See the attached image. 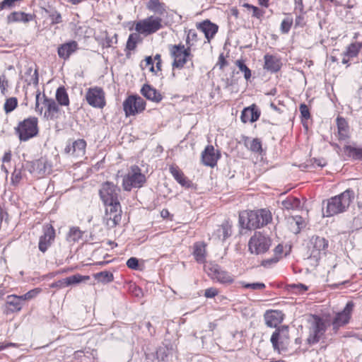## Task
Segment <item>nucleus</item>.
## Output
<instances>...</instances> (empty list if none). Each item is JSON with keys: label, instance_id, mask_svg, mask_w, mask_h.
<instances>
[{"label": "nucleus", "instance_id": "f257e3e1", "mask_svg": "<svg viewBox=\"0 0 362 362\" xmlns=\"http://www.w3.org/2000/svg\"><path fill=\"white\" fill-rule=\"evenodd\" d=\"M270 211L263 209L257 211H243L240 214V223L243 227L254 230L267 225L272 221Z\"/></svg>", "mask_w": 362, "mask_h": 362}, {"label": "nucleus", "instance_id": "f03ea898", "mask_svg": "<svg viewBox=\"0 0 362 362\" xmlns=\"http://www.w3.org/2000/svg\"><path fill=\"white\" fill-rule=\"evenodd\" d=\"M354 198V191L348 189L340 194L329 199L325 211L326 216H332L345 211Z\"/></svg>", "mask_w": 362, "mask_h": 362}, {"label": "nucleus", "instance_id": "7ed1b4c3", "mask_svg": "<svg viewBox=\"0 0 362 362\" xmlns=\"http://www.w3.org/2000/svg\"><path fill=\"white\" fill-rule=\"evenodd\" d=\"M45 108L44 117L46 119L53 120L59 117V107L52 98H47L45 94L41 96L40 92L37 91L35 96V111L42 115Z\"/></svg>", "mask_w": 362, "mask_h": 362}, {"label": "nucleus", "instance_id": "20e7f679", "mask_svg": "<svg viewBox=\"0 0 362 362\" xmlns=\"http://www.w3.org/2000/svg\"><path fill=\"white\" fill-rule=\"evenodd\" d=\"M146 176L137 165H132L124 176L122 186L124 190L130 191L133 187L139 188L146 182Z\"/></svg>", "mask_w": 362, "mask_h": 362}, {"label": "nucleus", "instance_id": "39448f33", "mask_svg": "<svg viewBox=\"0 0 362 362\" xmlns=\"http://www.w3.org/2000/svg\"><path fill=\"white\" fill-rule=\"evenodd\" d=\"M163 19L160 16H151L135 23V30L141 35H148L163 28Z\"/></svg>", "mask_w": 362, "mask_h": 362}, {"label": "nucleus", "instance_id": "423d86ee", "mask_svg": "<svg viewBox=\"0 0 362 362\" xmlns=\"http://www.w3.org/2000/svg\"><path fill=\"white\" fill-rule=\"evenodd\" d=\"M169 49L173 58L172 64L173 69H182L187 61L192 59V55L189 47L185 48L184 45L179 44L171 45Z\"/></svg>", "mask_w": 362, "mask_h": 362}, {"label": "nucleus", "instance_id": "0eeeda50", "mask_svg": "<svg viewBox=\"0 0 362 362\" xmlns=\"http://www.w3.org/2000/svg\"><path fill=\"white\" fill-rule=\"evenodd\" d=\"M37 119L30 117L21 122L16 128L21 141H28L38 133Z\"/></svg>", "mask_w": 362, "mask_h": 362}, {"label": "nucleus", "instance_id": "6e6552de", "mask_svg": "<svg viewBox=\"0 0 362 362\" xmlns=\"http://www.w3.org/2000/svg\"><path fill=\"white\" fill-rule=\"evenodd\" d=\"M204 270L213 280H216L221 284H232L234 281L232 276L222 270L219 265L214 262H207L204 265Z\"/></svg>", "mask_w": 362, "mask_h": 362}, {"label": "nucleus", "instance_id": "1a4fd4ad", "mask_svg": "<svg viewBox=\"0 0 362 362\" xmlns=\"http://www.w3.org/2000/svg\"><path fill=\"white\" fill-rule=\"evenodd\" d=\"M271 245V240L260 233H255L250 239L249 250L252 254L259 255L267 252Z\"/></svg>", "mask_w": 362, "mask_h": 362}, {"label": "nucleus", "instance_id": "9d476101", "mask_svg": "<svg viewBox=\"0 0 362 362\" xmlns=\"http://www.w3.org/2000/svg\"><path fill=\"white\" fill-rule=\"evenodd\" d=\"M105 206V214L104 221L107 227L114 228L121 221V206L119 202L104 204Z\"/></svg>", "mask_w": 362, "mask_h": 362}, {"label": "nucleus", "instance_id": "9b49d317", "mask_svg": "<svg viewBox=\"0 0 362 362\" xmlns=\"http://www.w3.org/2000/svg\"><path fill=\"white\" fill-rule=\"evenodd\" d=\"M86 100L89 105L95 108H103L105 105V94L100 87L95 86L87 90Z\"/></svg>", "mask_w": 362, "mask_h": 362}, {"label": "nucleus", "instance_id": "f8f14e48", "mask_svg": "<svg viewBox=\"0 0 362 362\" xmlns=\"http://www.w3.org/2000/svg\"><path fill=\"white\" fill-rule=\"evenodd\" d=\"M146 107V103L139 96H129L123 103V109L127 117L141 112Z\"/></svg>", "mask_w": 362, "mask_h": 362}, {"label": "nucleus", "instance_id": "ddd939ff", "mask_svg": "<svg viewBox=\"0 0 362 362\" xmlns=\"http://www.w3.org/2000/svg\"><path fill=\"white\" fill-rule=\"evenodd\" d=\"M120 189L113 183L106 182L103 184L100 191V197L103 204L119 202L118 199Z\"/></svg>", "mask_w": 362, "mask_h": 362}, {"label": "nucleus", "instance_id": "4468645a", "mask_svg": "<svg viewBox=\"0 0 362 362\" xmlns=\"http://www.w3.org/2000/svg\"><path fill=\"white\" fill-rule=\"evenodd\" d=\"M288 329L287 327H282L275 330L271 337V342L275 350L279 352L285 350L288 345Z\"/></svg>", "mask_w": 362, "mask_h": 362}, {"label": "nucleus", "instance_id": "2eb2a0df", "mask_svg": "<svg viewBox=\"0 0 362 362\" xmlns=\"http://www.w3.org/2000/svg\"><path fill=\"white\" fill-rule=\"evenodd\" d=\"M326 331V324L320 317H315L309 329V336L307 341L309 344H314L320 341Z\"/></svg>", "mask_w": 362, "mask_h": 362}, {"label": "nucleus", "instance_id": "dca6fc26", "mask_svg": "<svg viewBox=\"0 0 362 362\" xmlns=\"http://www.w3.org/2000/svg\"><path fill=\"white\" fill-rule=\"evenodd\" d=\"M28 170L35 177H41L51 172L52 165L47 158H41L31 162Z\"/></svg>", "mask_w": 362, "mask_h": 362}, {"label": "nucleus", "instance_id": "f3484780", "mask_svg": "<svg viewBox=\"0 0 362 362\" xmlns=\"http://www.w3.org/2000/svg\"><path fill=\"white\" fill-rule=\"evenodd\" d=\"M353 308L354 303L348 302L344 310L335 315L332 321V326L334 330H337L340 327L345 325L349 322Z\"/></svg>", "mask_w": 362, "mask_h": 362}, {"label": "nucleus", "instance_id": "a211bd4d", "mask_svg": "<svg viewBox=\"0 0 362 362\" xmlns=\"http://www.w3.org/2000/svg\"><path fill=\"white\" fill-rule=\"evenodd\" d=\"M55 236L54 229L52 226H47L44 228V234L40 238L39 250L45 252L50 246Z\"/></svg>", "mask_w": 362, "mask_h": 362}, {"label": "nucleus", "instance_id": "6ab92c4d", "mask_svg": "<svg viewBox=\"0 0 362 362\" xmlns=\"http://www.w3.org/2000/svg\"><path fill=\"white\" fill-rule=\"evenodd\" d=\"M218 154L215 153L213 146H207L202 153V161L204 165L214 167L218 160Z\"/></svg>", "mask_w": 362, "mask_h": 362}, {"label": "nucleus", "instance_id": "aec40b11", "mask_svg": "<svg viewBox=\"0 0 362 362\" xmlns=\"http://www.w3.org/2000/svg\"><path fill=\"white\" fill-rule=\"evenodd\" d=\"M284 319V315L279 310L267 311L264 315L266 325L269 327H276Z\"/></svg>", "mask_w": 362, "mask_h": 362}, {"label": "nucleus", "instance_id": "412c9836", "mask_svg": "<svg viewBox=\"0 0 362 362\" xmlns=\"http://www.w3.org/2000/svg\"><path fill=\"white\" fill-rule=\"evenodd\" d=\"M78 49V43L74 41H70L64 43L58 47V55L60 58L67 59L71 54Z\"/></svg>", "mask_w": 362, "mask_h": 362}, {"label": "nucleus", "instance_id": "4be33fe9", "mask_svg": "<svg viewBox=\"0 0 362 362\" xmlns=\"http://www.w3.org/2000/svg\"><path fill=\"white\" fill-rule=\"evenodd\" d=\"M141 94L148 100L158 103L162 100V95L150 85L145 84L141 90Z\"/></svg>", "mask_w": 362, "mask_h": 362}, {"label": "nucleus", "instance_id": "5701e85b", "mask_svg": "<svg viewBox=\"0 0 362 362\" xmlns=\"http://www.w3.org/2000/svg\"><path fill=\"white\" fill-rule=\"evenodd\" d=\"M259 115L260 113L257 109L252 107H249L243 110L240 119L243 123H247L248 122H254L259 119Z\"/></svg>", "mask_w": 362, "mask_h": 362}, {"label": "nucleus", "instance_id": "b1692460", "mask_svg": "<svg viewBox=\"0 0 362 362\" xmlns=\"http://www.w3.org/2000/svg\"><path fill=\"white\" fill-rule=\"evenodd\" d=\"M198 28L204 33L206 38L209 41L218 31V26L209 21L200 23Z\"/></svg>", "mask_w": 362, "mask_h": 362}, {"label": "nucleus", "instance_id": "393cba45", "mask_svg": "<svg viewBox=\"0 0 362 362\" xmlns=\"http://www.w3.org/2000/svg\"><path fill=\"white\" fill-rule=\"evenodd\" d=\"M312 244H313L312 255L314 257L319 255L321 252H323L325 254V250L328 246L327 241L324 238H321V237L315 238L312 241Z\"/></svg>", "mask_w": 362, "mask_h": 362}, {"label": "nucleus", "instance_id": "a878e982", "mask_svg": "<svg viewBox=\"0 0 362 362\" xmlns=\"http://www.w3.org/2000/svg\"><path fill=\"white\" fill-rule=\"evenodd\" d=\"M146 8L157 15L156 16L160 17L166 13L165 4L159 0H149L146 3Z\"/></svg>", "mask_w": 362, "mask_h": 362}, {"label": "nucleus", "instance_id": "bb28decb", "mask_svg": "<svg viewBox=\"0 0 362 362\" xmlns=\"http://www.w3.org/2000/svg\"><path fill=\"white\" fill-rule=\"evenodd\" d=\"M264 69L271 71V72H276L281 68V62L280 60L272 55L266 54L264 55Z\"/></svg>", "mask_w": 362, "mask_h": 362}, {"label": "nucleus", "instance_id": "cd10ccee", "mask_svg": "<svg viewBox=\"0 0 362 362\" xmlns=\"http://www.w3.org/2000/svg\"><path fill=\"white\" fill-rule=\"evenodd\" d=\"M170 172L182 187H189L192 185L191 182L185 176L184 173L176 166H170Z\"/></svg>", "mask_w": 362, "mask_h": 362}, {"label": "nucleus", "instance_id": "c85d7f7f", "mask_svg": "<svg viewBox=\"0 0 362 362\" xmlns=\"http://www.w3.org/2000/svg\"><path fill=\"white\" fill-rule=\"evenodd\" d=\"M33 18L32 15L25 13L24 12L14 11L9 14L7 17L8 23L15 22L28 23Z\"/></svg>", "mask_w": 362, "mask_h": 362}, {"label": "nucleus", "instance_id": "c756f323", "mask_svg": "<svg viewBox=\"0 0 362 362\" xmlns=\"http://www.w3.org/2000/svg\"><path fill=\"white\" fill-rule=\"evenodd\" d=\"M193 255L199 263L205 262L206 259V245L204 243H197L194 245Z\"/></svg>", "mask_w": 362, "mask_h": 362}, {"label": "nucleus", "instance_id": "7c9ffc66", "mask_svg": "<svg viewBox=\"0 0 362 362\" xmlns=\"http://www.w3.org/2000/svg\"><path fill=\"white\" fill-rule=\"evenodd\" d=\"M337 124L340 139H346L349 133V127L346 119L342 117H337Z\"/></svg>", "mask_w": 362, "mask_h": 362}, {"label": "nucleus", "instance_id": "2f4dec72", "mask_svg": "<svg viewBox=\"0 0 362 362\" xmlns=\"http://www.w3.org/2000/svg\"><path fill=\"white\" fill-rule=\"evenodd\" d=\"M56 99L61 105L68 106L69 105V98L64 87H59L56 91Z\"/></svg>", "mask_w": 362, "mask_h": 362}, {"label": "nucleus", "instance_id": "473e14b6", "mask_svg": "<svg viewBox=\"0 0 362 362\" xmlns=\"http://www.w3.org/2000/svg\"><path fill=\"white\" fill-rule=\"evenodd\" d=\"M86 143L83 139H78L72 143L73 156H81L85 153Z\"/></svg>", "mask_w": 362, "mask_h": 362}, {"label": "nucleus", "instance_id": "72a5a7b5", "mask_svg": "<svg viewBox=\"0 0 362 362\" xmlns=\"http://www.w3.org/2000/svg\"><path fill=\"white\" fill-rule=\"evenodd\" d=\"M6 304L12 306L11 309L12 312H18L23 307V303H21V300L17 298L16 295H10L7 296Z\"/></svg>", "mask_w": 362, "mask_h": 362}, {"label": "nucleus", "instance_id": "f704fd0d", "mask_svg": "<svg viewBox=\"0 0 362 362\" xmlns=\"http://www.w3.org/2000/svg\"><path fill=\"white\" fill-rule=\"evenodd\" d=\"M281 205L283 208L287 210H293L300 207V202L298 198L290 197L282 201Z\"/></svg>", "mask_w": 362, "mask_h": 362}, {"label": "nucleus", "instance_id": "c9c22d12", "mask_svg": "<svg viewBox=\"0 0 362 362\" xmlns=\"http://www.w3.org/2000/svg\"><path fill=\"white\" fill-rule=\"evenodd\" d=\"M344 152L354 159L362 160V148L346 146L344 147Z\"/></svg>", "mask_w": 362, "mask_h": 362}, {"label": "nucleus", "instance_id": "e433bc0d", "mask_svg": "<svg viewBox=\"0 0 362 362\" xmlns=\"http://www.w3.org/2000/svg\"><path fill=\"white\" fill-rule=\"evenodd\" d=\"M230 227L227 223H223L216 230L215 234L222 240H225L230 235Z\"/></svg>", "mask_w": 362, "mask_h": 362}, {"label": "nucleus", "instance_id": "4c0bfd02", "mask_svg": "<svg viewBox=\"0 0 362 362\" xmlns=\"http://www.w3.org/2000/svg\"><path fill=\"white\" fill-rule=\"evenodd\" d=\"M67 286L75 285L90 279L89 276H82L79 274L72 275L66 278Z\"/></svg>", "mask_w": 362, "mask_h": 362}, {"label": "nucleus", "instance_id": "58836bf2", "mask_svg": "<svg viewBox=\"0 0 362 362\" xmlns=\"http://www.w3.org/2000/svg\"><path fill=\"white\" fill-rule=\"evenodd\" d=\"M93 276L95 279L102 283H109L113 281V274L107 271L96 273Z\"/></svg>", "mask_w": 362, "mask_h": 362}, {"label": "nucleus", "instance_id": "ea45409f", "mask_svg": "<svg viewBox=\"0 0 362 362\" xmlns=\"http://www.w3.org/2000/svg\"><path fill=\"white\" fill-rule=\"evenodd\" d=\"M362 47V45L360 42L351 43L346 49V52L344 54L347 56L348 57H356L361 48Z\"/></svg>", "mask_w": 362, "mask_h": 362}, {"label": "nucleus", "instance_id": "a19ab883", "mask_svg": "<svg viewBox=\"0 0 362 362\" xmlns=\"http://www.w3.org/2000/svg\"><path fill=\"white\" fill-rule=\"evenodd\" d=\"M18 105V100L16 98L11 97L8 98L4 105V111L6 113L12 112L13 110L16 109Z\"/></svg>", "mask_w": 362, "mask_h": 362}, {"label": "nucleus", "instance_id": "79ce46f5", "mask_svg": "<svg viewBox=\"0 0 362 362\" xmlns=\"http://www.w3.org/2000/svg\"><path fill=\"white\" fill-rule=\"evenodd\" d=\"M236 66L239 68L240 71L244 73V77L247 81L251 77L250 69L245 64L242 60H238L235 62Z\"/></svg>", "mask_w": 362, "mask_h": 362}, {"label": "nucleus", "instance_id": "37998d69", "mask_svg": "<svg viewBox=\"0 0 362 362\" xmlns=\"http://www.w3.org/2000/svg\"><path fill=\"white\" fill-rule=\"evenodd\" d=\"M243 6L252 11V16L258 19H260L263 16L264 11L260 10L258 7L250 5L249 4H244Z\"/></svg>", "mask_w": 362, "mask_h": 362}, {"label": "nucleus", "instance_id": "c03bdc74", "mask_svg": "<svg viewBox=\"0 0 362 362\" xmlns=\"http://www.w3.org/2000/svg\"><path fill=\"white\" fill-rule=\"evenodd\" d=\"M139 38V35L136 33H132L129 36L127 42V48L129 50H133L136 47V42Z\"/></svg>", "mask_w": 362, "mask_h": 362}, {"label": "nucleus", "instance_id": "a18cd8bd", "mask_svg": "<svg viewBox=\"0 0 362 362\" xmlns=\"http://www.w3.org/2000/svg\"><path fill=\"white\" fill-rule=\"evenodd\" d=\"M83 233L78 228L73 227L70 229L69 235L73 241H77L82 237Z\"/></svg>", "mask_w": 362, "mask_h": 362}, {"label": "nucleus", "instance_id": "49530a36", "mask_svg": "<svg viewBox=\"0 0 362 362\" xmlns=\"http://www.w3.org/2000/svg\"><path fill=\"white\" fill-rule=\"evenodd\" d=\"M293 19L291 18H286L284 19L281 24V30L283 33H287L291 27Z\"/></svg>", "mask_w": 362, "mask_h": 362}, {"label": "nucleus", "instance_id": "de8ad7c7", "mask_svg": "<svg viewBox=\"0 0 362 362\" xmlns=\"http://www.w3.org/2000/svg\"><path fill=\"white\" fill-rule=\"evenodd\" d=\"M197 34L195 30H189L186 38V44L189 48L193 45L191 42L197 41Z\"/></svg>", "mask_w": 362, "mask_h": 362}, {"label": "nucleus", "instance_id": "09e8293b", "mask_svg": "<svg viewBox=\"0 0 362 362\" xmlns=\"http://www.w3.org/2000/svg\"><path fill=\"white\" fill-rule=\"evenodd\" d=\"M250 149L256 153H259L262 151V144L259 139H254L250 143Z\"/></svg>", "mask_w": 362, "mask_h": 362}, {"label": "nucleus", "instance_id": "8fccbe9b", "mask_svg": "<svg viewBox=\"0 0 362 362\" xmlns=\"http://www.w3.org/2000/svg\"><path fill=\"white\" fill-rule=\"evenodd\" d=\"M22 178L21 170L15 169L11 175V182L13 185L18 184Z\"/></svg>", "mask_w": 362, "mask_h": 362}, {"label": "nucleus", "instance_id": "3c124183", "mask_svg": "<svg viewBox=\"0 0 362 362\" xmlns=\"http://www.w3.org/2000/svg\"><path fill=\"white\" fill-rule=\"evenodd\" d=\"M117 34H115L112 37L109 36H105V38L103 43V47H110L112 46L113 43H117Z\"/></svg>", "mask_w": 362, "mask_h": 362}, {"label": "nucleus", "instance_id": "603ef678", "mask_svg": "<svg viewBox=\"0 0 362 362\" xmlns=\"http://www.w3.org/2000/svg\"><path fill=\"white\" fill-rule=\"evenodd\" d=\"M244 287L252 290H262L265 288V285L263 283H252L245 284Z\"/></svg>", "mask_w": 362, "mask_h": 362}, {"label": "nucleus", "instance_id": "864d4df0", "mask_svg": "<svg viewBox=\"0 0 362 362\" xmlns=\"http://www.w3.org/2000/svg\"><path fill=\"white\" fill-rule=\"evenodd\" d=\"M127 266L130 269H136L139 266V261L136 257H131L127 260Z\"/></svg>", "mask_w": 362, "mask_h": 362}, {"label": "nucleus", "instance_id": "5fc2aeb1", "mask_svg": "<svg viewBox=\"0 0 362 362\" xmlns=\"http://www.w3.org/2000/svg\"><path fill=\"white\" fill-rule=\"evenodd\" d=\"M218 293V291L216 288H209L205 290L204 296L206 298H214Z\"/></svg>", "mask_w": 362, "mask_h": 362}, {"label": "nucleus", "instance_id": "6e6d98bb", "mask_svg": "<svg viewBox=\"0 0 362 362\" xmlns=\"http://www.w3.org/2000/svg\"><path fill=\"white\" fill-rule=\"evenodd\" d=\"M40 289L35 288V289L30 290L28 292H27L26 293H25V297L28 300H30L34 298L35 297H36L40 293Z\"/></svg>", "mask_w": 362, "mask_h": 362}, {"label": "nucleus", "instance_id": "4d7b16f0", "mask_svg": "<svg viewBox=\"0 0 362 362\" xmlns=\"http://www.w3.org/2000/svg\"><path fill=\"white\" fill-rule=\"evenodd\" d=\"M14 0H4L0 3V11L5 9V8H11L14 4Z\"/></svg>", "mask_w": 362, "mask_h": 362}, {"label": "nucleus", "instance_id": "13d9d810", "mask_svg": "<svg viewBox=\"0 0 362 362\" xmlns=\"http://www.w3.org/2000/svg\"><path fill=\"white\" fill-rule=\"evenodd\" d=\"M300 112L303 118L307 119L310 117L309 109L306 105L301 104L300 105Z\"/></svg>", "mask_w": 362, "mask_h": 362}, {"label": "nucleus", "instance_id": "bf43d9fd", "mask_svg": "<svg viewBox=\"0 0 362 362\" xmlns=\"http://www.w3.org/2000/svg\"><path fill=\"white\" fill-rule=\"evenodd\" d=\"M52 288H62L67 286L66 278L60 279L56 282H54L50 286Z\"/></svg>", "mask_w": 362, "mask_h": 362}, {"label": "nucleus", "instance_id": "052dcab7", "mask_svg": "<svg viewBox=\"0 0 362 362\" xmlns=\"http://www.w3.org/2000/svg\"><path fill=\"white\" fill-rule=\"evenodd\" d=\"M8 86V81L5 76H0V88L3 94H5L6 87Z\"/></svg>", "mask_w": 362, "mask_h": 362}, {"label": "nucleus", "instance_id": "680f3d73", "mask_svg": "<svg viewBox=\"0 0 362 362\" xmlns=\"http://www.w3.org/2000/svg\"><path fill=\"white\" fill-rule=\"evenodd\" d=\"M49 17L52 20V24L59 23L62 21L61 14L56 11L53 12L52 14H50Z\"/></svg>", "mask_w": 362, "mask_h": 362}, {"label": "nucleus", "instance_id": "e2e57ef3", "mask_svg": "<svg viewBox=\"0 0 362 362\" xmlns=\"http://www.w3.org/2000/svg\"><path fill=\"white\" fill-rule=\"evenodd\" d=\"M38 81H39L38 74H37V71L35 69L33 74L31 76L30 80L28 82V85L33 84L34 86H36L38 84Z\"/></svg>", "mask_w": 362, "mask_h": 362}, {"label": "nucleus", "instance_id": "0e129e2a", "mask_svg": "<svg viewBox=\"0 0 362 362\" xmlns=\"http://www.w3.org/2000/svg\"><path fill=\"white\" fill-rule=\"evenodd\" d=\"M11 160V151H8L6 152H5L4 156L2 157V162L4 163H9Z\"/></svg>", "mask_w": 362, "mask_h": 362}, {"label": "nucleus", "instance_id": "69168bd1", "mask_svg": "<svg viewBox=\"0 0 362 362\" xmlns=\"http://www.w3.org/2000/svg\"><path fill=\"white\" fill-rule=\"evenodd\" d=\"M295 23L296 26H303L305 24L304 18L303 16H298L296 17L295 20Z\"/></svg>", "mask_w": 362, "mask_h": 362}, {"label": "nucleus", "instance_id": "338daca9", "mask_svg": "<svg viewBox=\"0 0 362 362\" xmlns=\"http://www.w3.org/2000/svg\"><path fill=\"white\" fill-rule=\"evenodd\" d=\"M284 247L282 245L279 244L274 248V253L276 255L281 256L283 253Z\"/></svg>", "mask_w": 362, "mask_h": 362}, {"label": "nucleus", "instance_id": "774afa93", "mask_svg": "<svg viewBox=\"0 0 362 362\" xmlns=\"http://www.w3.org/2000/svg\"><path fill=\"white\" fill-rule=\"evenodd\" d=\"M314 164H316L317 166L323 167L326 165V162L323 159H314Z\"/></svg>", "mask_w": 362, "mask_h": 362}]
</instances>
